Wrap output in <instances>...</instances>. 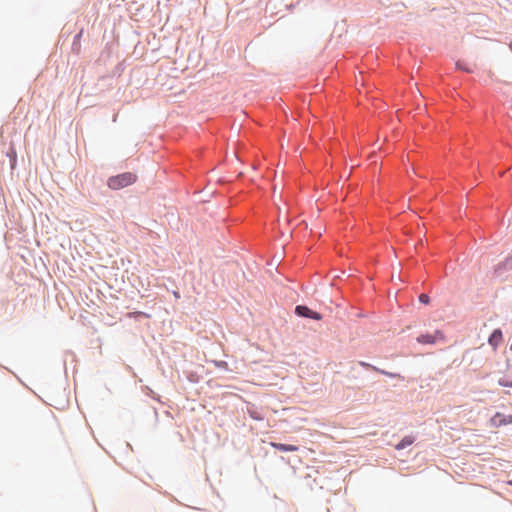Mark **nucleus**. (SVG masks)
I'll return each mask as SVG.
<instances>
[{
    "instance_id": "nucleus-1",
    "label": "nucleus",
    "mask_w": 512,
    "mask_h": 512,
    "mask_svg": "<svg viewBox=\"0 0 512 512\" xmlns=\"http://www.w3.org/2000/svg\"><path fill=\"white\" fill-rule=\"evenodd\" d=\"M137 180V176L131 172H124L115 176H111L107 180L110 189L119 190L132 185Z\"/></svg>"
},
{
    "instance_id": "nucleus-11",
    "label": "nucleus",
    "mask_w": 512,
    "mask_h": 512,
    "mask_svg": "<svg viewBox=\"0 0 512 512\" xmlns=\"http://www.w3.org/2000/svg\"><path fill=\"white\" fill-rule=\"evenodd\" d=\"M455 65H456L457 70L463 71L465 73H473L474 72L473 68H471L466 62H464L462 60H458Z\"/></svg>"
},
{
    "instance_id": "nucleus-14",
    "label": "nucleus",
    "mask_w": 512,
    "mask_h": 512,
    "mask_svg": "<svg viewBox=\"0 0 512 512\" xmlns=\"http://www.w3.org/2000/svg\"><path fill=\"white\" fill-rule=\"evenodd\" d=\"M419 301L422 303V304H429L430 303V297L427 295V294H420L419 296Z\"/></svg>"
},
{
    "instance_id": "nucleus-18",
    "label": "nucleus",
    "mask_w": 512,
    "mask_h": 512,
    "mask_svg": "<svg viewBox=\"0 0 512 512\" xmlns=\"http://www.w3.org/2000/svg\"><path fill=\"white\" fill-rule=\"evenodd\" d=\"M222 364H223V365H226V362H225V361H222L220 365H222Z\"/></svg>"
},
{
    "instance_id": "nucleus-9",
    "label": "nucleus",
    "mask_w": 512,
    "mask_h": 512,
    "mask_svg": "<svg viewBox=\"0 0 512 512\" xmlns=\"http://www.w3.org/2000/svg\"><path fill=\"white\" fill-rule=\"evenodd\" d=\"M271 446L281 452H295L299 449L298 446H296V445L277 443V442H271Z\"/></svg>"
},
{
    "instance_id": "nucleus-17",
    "label": "nucleus",
    "mask_w": 512,
    "mask_h": 512,
    "mask_svg": "<svg viewBox=\"0 0 512 512\" xmlns=\"http://www.w3.org/2000/svg\"><path fill=\"white\" fill-rule=\"evenodd\" d=\"M509 47H510V50L512 51V42L510 43Z\"/></svg>"
},
{
    "instance_id": "nucleus-7",
    "label": "nucleus",
    "mask_w": 512,
    "mask_h": 512,
    "mask_svg": "<svg viewBox=\"0 0 512 512\" xmlns=\"http://www.w3.org/2000/svg\"><path fill=\"white\" fill-rule=\"evenodd\" d=\"M502 340H503L502 330L500 328H496L490 334V336L488 338V344L495 351L497 349V347L499 346V344L502 342Z\"/></svg>"
},
{
    "instance_id": "nucleus-3",
    "label": "nucleus",
    "mask_w": 512,
    "mask_h": 512,
    "mask_svg": "<svg viewBox=\"0 0 512 512\" xmlns=\"http://www.w3.org/2000/svg\"><path fill=\"white\" fill-rule=\"evenodd\" d=\"M294 313L298 317L308 318V319H312V320H316V321H320L323 318L321 313L314 311L311 308H309L308 306L303 305V304L296 305L294 308Z\"/></svg>"
},
{
    "instance_id": "nucleus-13",
    "label": "nucleus",
    "mask_w": 512,
    "mask_h": 512,
    "mask_svg": "<svg viewBox=\"0 0 512 512\" xmlns=\"http://www.w3.org/2000/svg\"><path fill=\"white\" fill-rule=\"evenodd\" d=\"M142 391L145 393V395L150 396L154 399H158L154 391L149 386H143Z\"/></svg>"
},
{
    "instance_id": "nucleus-6",
    "label": "nucleus",
    "mask_w": 512,
    "mask_h": 512,
    "mask_svg": "<svg viewBox=\"0 0 512 512\" xmlns=\"http://www.w3.org/2000/svg\"><path fill=\"white\" fill-rule=\"evenodd\" d=\"M491 423L495 427H501L512 423V415H505L497 412L492 418Z\"/></svg>"
},
{
    "instance_id": "nucleus-15",
    "label": "nucleus",
    "mask_w": 512,
    "mask_h": 512,
    "mask_svg": "<svg viewBox=\"0 0 512 512\" xmlns=\"http://www.w3.org/2000/svg\"><path fill=\"white\" fill-rule=\"evenodd\" d=\"M188 380H189L190 382H197V380H198V376H197L196 374H194V373H191V374L188 376Z\"/></svg>"
},
{
    "instance_id": "nucleus-4",
    "label": "nucleus",
    "mask_w": 512,
    "mask_h": 512,
    "mask_svg": "<svg viewBox=\"0 0 512 512\" xmlns=\"http://www.w3.org/2000/svg\"><path fill=\"white\" fill-rule=\"evenodd\" d=\"M512 270V256H508L504 261L499 262L494 268V275L502 280L505 279V273Z\"/></svg>"
},
{
    "instance_id": "nucleus-8",
    "label": "nucleus",
    "mask_w": 512,
    "mask_h": 512,
    "mask_svg": "<svg viewBox=\"0 0 512 512\" xmlns=\"http://www.w3.org/2000/svg\"><path fill=\"white\" fill-rule=\"evenodd\" d=\"M247 414L254 420L262 421L264 420V414L262 412V409H260L258 406H256L253 403H248L247 407Z\"/></svg>"
},
{
    "instance_id": "nucleus-16",
    "label": "nucleus",
    "mask_w": 512,
    "mask_h": 512,
    "mask_svg": "<svg viewBox=\"0 0 512 512\" xmlns=\"http://www.w3.org/2000/svg\"><path fill=\"white\" fill-rule=\"evenodd\" d=\"M175 297H179V294L177 292L174 293Z\"/></svg>"
},
{
    "instance_id": "nucleus-19",
    "label": "nucleus",
    "mask_w": 512,
    "mask_h": 512,
    "mask_svg": "<svg viewBox=\"0 0 512 512\" xmlns=\"http://www.w3.org/2000/svg\"><path fill=\"white\" fill-rule=\"evenodd\" d=\"M510 349L512 350V342H511V345H510Z\"/></svg>"
},
{
    "instance_id": "nucleus-12",
    "label": "nucleus",
    "mask_w": 512,
    "mask_h": 512,
    "mask_svg": "<svg viewBox=\"0 0 512 512\" xmlns=\"http://www.w3.org/2000/svg\"><path fill=\"white\" fill-rule=\"evenodd\" d=\"M498 384L502 387H510L512 388V379H508V378H500L498 380Z\"/></svg>"
},
{
    "instance_id": "nucleus-5",
    "label": "nucleus",
    "mask_w": 512,
    "mask_h": 512,
    "mask_svg": "<svg viewBox=\"0 0 512 512\" xmlns=\"http://www.w3.org/2000/svg\"><path fill=\"white\" fill-rule=\"evenodd\" d=\"M358 365L361 366L362 368L366 369V370L375 371L377 373L386 375V376H388L390 378H396V379L403 380V377L399 373L388 372V371L380 369V368H378V367H376V366H374V365H372V364H370L368 362L359 361Z\"/></svg>"
},
{
    "instance_id": "nucleus-10",
    "label": "nucleus",
    "mask_w": 512,
    "mask_h": 512,
    "mask_svg": "<svg viewBox=\"0 0 512 512\" xmlns=\"http://www.w3.org/2000/svg\"><path fill=\"white\" fill-rule=\"evenodd\" d=\"M414 441H415V437L414 436H411V435L405 436L398 444H396L395 448L397 450L405 449L406 447H408L411 444H413Z\"/></svg>"
},
{
    "instance_id": "nucleus-2",
    "label": "nucleus",
    "mask_w": 512,
    "mask_h": 512,
    "mask_svg": "<svg viewBox=\"0 0 512 512\" xmlns=\"http://www.w3.org/2000/svg\"><path fill=\"white\" fill-rule=\"evenodd\" d=\"M416 341L419 344L433 345L437 342H444L445 335L441 330H435L434 333H424L417 336Z\"/></svg>"
}]
</instances>
